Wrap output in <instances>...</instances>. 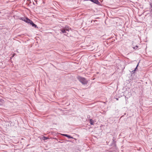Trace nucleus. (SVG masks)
<instances>
[{
	"label": "nucleus",
	"instance_id": "f257e3e1",
	"mask_svg": "<svg viewBox=\"0 0 152 152\" xmlns=\"http://www.w3.org/2000/svg\"><path fill=\"white\" fill-rule=\"evenodd\" d=\"M78 79L83 84H86L88 82L86 79L84 77H82L80 76L78 77Z\"/></svg>",
	"mask_w": 152,
	"mask_h": 152
},
{
	"label": "nucleus",
	"instance_id": "423d86ee",
	"mask_svg": "<svg viewBox=\"0 0 152 152\" xmlns=\"http://www.w3.org/2000/svg\"><path fill=\"white\" fill-rule=\"evenodd\" d=\"M90 123L91 125L94 124V121L92 119H90Z\"/></svg>",
	"mask_w": 152,
	"mask_h": 152
},
{
	"label": "nucleus",
	"instance_id": "7ed1b4c3",
	"mask_svg": "<svg viewBox=\"0 0 152 152\" xmlns=\"http://www.w3.org/2000/svg\"><path fill=\"white\" fill-rule=\"evenodd\" d=\"M92 2H94V3L96 4H99V2L98 0H89Z\"/></svg>",
	"mask_w": 152,
	"mask_h": 152
},
{
	"label": "nucleus",
	"instance_id": "6e6552de",
	"mask_svg": "<svg viewBox=\"0 0 152 152\" xmlns=\"http://www.w3.org/2000/svg\"><path fill=\"white\" fill-rule=\"evenodd\" d=\"M27 18H26V17H23L22 18H21V19L24 21H26V19Z\"/></svg>",
	"mask_w": 152,
	"mask_h": 152
},
{
	"label": "nucleus",
	"instance_id": "f3484780",
	"mask_svg": "<svg viewBox=\"0 0 152 152\" xmlns=\"http://www.w3.org/2000/svg\"><path fill=\"white\" fill-rule=\"evenodd\" d=\"M116 99L117 100H118V99L117 98Z\"/></svg>",
	"mask_w": 152,
	"mask_h": 152
},
{
	"label": "nucleus",
	"instance_id": "20e7f679",
	"mask_svg": "<svg viewBox=\"0 0 152 152\" xmlns=\"http://www.w3.org/2000/svg\"><path fill=\"white\" fill-rule=\"evenodd\" d=\"M26 21L25 22H26L27 23H30H30L32 21V20H30V19H29L28 18H27L26 19Z\"/></svg>",
	"mask_w": 152,
	"mask_h": 152
},
{
	"label": "nucleus",
	"instance_id": "39448f33",
	"mask_svg": "<svg viewBox=\"0 0 152 152\" xmlns=\"http://www.w3.org/2000/svg\"><path fill=\"white\" fill-rule=\"evenodd\" d=\"M33 27H34L35 28H36L37 27V26L35 24H34L33 22H32V21L31 22V23H30V24Z\"/></svg>",
	"mask_w": 152,
	"mask_h": 152
},
{
	"label": "nucleus",
	"instance_id": "2eb2a0df",
	"mask_svg": "<svg viewBox=\"0 0 152 152\" xmlns=\"http://www.w3.org/2000/svg\"><path fill=\"white\" fill-rule=\"evenodd\" d=\"M15 55V54H14L13 55V56H12V57H13Z\"/></svg>",
	"mask_w": 152,
	"mask_h": 152
},
{
	"label": "nucleus",
	"instance_id": "0eeeda50",
	"mask_svg": "<svg viewBox=\"0 0 152 152\" xmlns=\"http://www.w3.org/2000/svg\"><path fill=\"white\" fill-rule=\"evenodd\" d=\"M48 139H49L48 137H45V136H44V137H42V139L44 140H46Z\"/></svg>",
	"mask_w": 152,
	"mask_h": 152
},
{
	"label": "nucleus",
	"instance_id": "dca6fc26",
	"mask_svg": "<svg viewBox=\"0 0 152 152\" xmlns=\"http://www.w3.org/2000/svg\"><path fill=\"white\" fill-rule=\"evenodd\" d=\"M125 98L126 99V96H125Z\"/></svg>",
	"mask_w": 152,
	"mask_h": 152
},
{
	"label": "nucleus",
	"instance_id": "9b49d317",
	"mask_svg": "<svg viewBox=\"0 0 152 152\" xmlns=\"http://www.w3.org/2000/svg\"><path fill=\"white\" fill-rule=\"evenodd\" d=\"M138 48V46H136L135 47H133V48L134 49L136 50Z\"/></svg>",
	"mask_w": 152,
	"mask_h": 152
},
{
	"label": "nucleus",
	"instance_id": "f8f14e48",
	"mask_svg": "<svg viewBox=\"0 0 152 152\" xmlns=\"http://www.w3.org/2000/svg\"><path fill=\"white\" fill-rule=\"evenodd\" d=\"M62 135L63 136H65L67 137V136H68V135L67 134H62Z\"/></svg>",
	"mask_w": 152,
	"mask_h": 152
},
{
	"label": "nucleus",
	"instance_id": "ddd939ff",
	"mask_svg": "<svg viewBox=\"0 0 152 152\" xmlns=\"http://www.w3.org/2000/svg\"><path fill=\"white\" fill-rule=\"evenodd\" d=\"M3 101V100L1 99H0V102H2V101ZM1 104L0 103V105H1Z\"/></svg>",
	"mask_w": 152,
	"mask_h": 152
},
{
	"label": "nucleus",
	"instance_id": "f03ea898",
	"mask_svg": "<svg viewBox=\"0 0 152 152\" xmlns=\"http://www.w3.org/2000/svg\"><path fill=\"white\" fill-rule=\"evenodd\" d=\"M61 31L62 33L64 34V35H66L68 34L69 30L68 28H64L61 30Z\"/></svg>",
	"mask_w": 152,
	"mask_h": 152
},
{
	"label": "nucleus",
	"instance_id": "1a4fd4ad",
	"mask_svg": "<svg viewBox=\"0 0 152 152\" xmlns=\"http://www.w3.org/2000/svg\"><path fill=\"white\" fill-rule=\"evenodd\" d=\"M138 64H139V63H138V64H137V66H136V68H135V69H134V70H133V71H132V72H133V73H134V71H135L136 70V69H137V67H138Z\"/></svg>",
	"mask_w": 152,
	"mask_h": 152
},
{
	"label": "nucleus",
	"instance_id": "4468645a",
	"mask_svg": "<svg viewBox=\"0 0 152 152\" xmlns=\"http://www.w3.org/2000/svg\"><path fill=\"white\" fill-rule=\"evenodd\" d=\"M151 7L152 8V3L151 4Z\"/></svg>",
	"mask_w": 152,
	"mask_h": 152
},
{
	"label": "nucleus",
	"instance_id": "9d476101",
	"mask_svg": "<svg viewBox=\"0 0 152 152\" xmlns=\"http://www.w3.org/2000/svg\"><path fill=\"white\" fill-rule=\"evenodd\" d=\"M67 137L68 138H72V139L73 138L71 136L69 135H68V136H67Z\"/></svg>",
	"mask_w": 152,
	"mask_h": 152
}]
</instances>
